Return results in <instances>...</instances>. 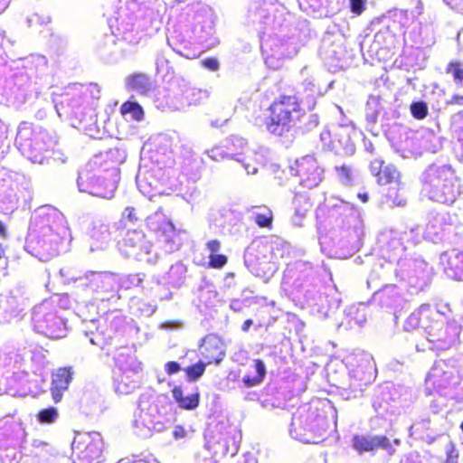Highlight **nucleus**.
Returning a JSON list of instances; mask_svg holds the SVG:
<instances>
[{
	"mask_svg": "<svg viewBox=\"0 0 463 463\" xmlns=\"http://www.w3.org/2000/svg\"><path fill=\"white\" fill-rule=\"evenodd\" d=\"M249 12L253 22L264 26L261 51L265 63L273 70L296 56L303 45L297 18L279 0H254Z\"/></svg>",
	"mask_w": 463,
	"mask_h": 463,
	"instance_id": "1",
	"label": "nucleus"
},
{
	"mask_svg": "<svg viewBox=\"0 0 463 463\" xmlns=\"http://www.w3.org/2000/svg\"><path fill=\"white\" fill-rule=\"evenodd\" d=\"M68 232L64 215L51 205L42 206L32 217L25 249L46 261L59 254L60 245Z\"/></svg>",
	"mask_w": 463,
	"mask_h": 463,
	"instance_id": "2",
	"label": "nucleus"
},
{
	"mask_svg": "<svg viewBox=\"0 0 463 463\" xmlns=\"http://www.w3.org/2000/svg\"><path fill=\"white\" fill-rule=\"evenodd\" d=\"M270 115L266 122L268 131L276 136L289 133L298 123L304 131H310L317 127L319 118L317 114H306L300 108L296 97H283L279 101L274 102L269 108Z\"/></svg>",
	"mask_w": 463,
	"mask_h": 463,
	"instance_id": "3",
	"label": "nucleus"
},
{
	"mask_svg": "<svg viewBox=\"0 0 463 463\" xmlns=\"http://www.w3.org/2000/svg\"><path fill=\"white\" fill-rule=\"evenodd\" d=\"M422 192L431 201L452 204L462 193L460 179L451 165L434 163L421 175Z\"/></svg>",
	"mask_w": 463,
	"mask_h": 463,
	"instance_id": "4",
	"label": "nucleus"
},
{
	"mask_svg": "<svg viewBox=\"0 0 463 463\" xmlns=\"http://www.w3.org/2000/svg\"><path fill=\"white\" fill-rule=\"evenodd\" d=\"M55 137L33 123L21 122L17 128L15 146L33 163L43 164L45 154L56 145Z\"/></svg>",
	"mask_w": 463,
	"mask_h": 463,
	"instance_id": "5",
	"label": "nucleus"
},
{
	"mask_svg": "<svg viewBox=\"0 0 463 463\" xmlns=\"http://www.w3.org/2000/svg\"><path fill=\"white\" fill-rule=\"evenodd\" d=\"M328 427L326 417L317 406L305 404L292 416L289 433L292 438L304 443H317Z\"/></svg>",
	"mask_w": 463,
	"mask_h": 463,
	"instance_id": "6",
	"label": "nucleus"
},
{
	"mask_svg": "<svg viewBox=\"0 0 463 463\" xmlns=\"http://www.w3.org/2000/svg\"><path fill=\"white\" fill-rule=\"evenodd\" d=\"M33 322L34 329L49 338L58 339L66 335V322L57 315L47 300L34 307Z\"/></svg>",
	"mask_w": 463,
	"mask_h": 463,
	"instance_id": "7",
	"label": "nucleus"
},
{
	"mask_svg": "<svg viewBox=\"0 0 463 463\" xmlns=\"http://www.w3.org/2000/svg\"><path fill=\"white\" fill-rule=\"evenodd\" d=\"M273 247L266 241H254L244 252V263L248 269L257 277L272 273L276 267L273 259Z\"/></svg>",
	"mask_w": 463,
	"mask_h": 463,
	"instance_id": "8",
	"label": "nucleus"
},
{
	"mask_svg": "<svg viewBox=\"0 0 463 463\" xmlns=\"http://www.w3.org/2000/svg\"><path fill=\"white\" fill-rule=\"evenodd\" d=\"M461 327L455 322L446 323L443 319H432L425 326L430 349L442 351L451 348L458 340Z\"/></svg>",
	"mask_w": 463,
	"mask_h": 463,
	"instance_id": "9",
	"label": "nucleus"
},
{
	"mask_svg": "<svg viewBox=\"0 0 463 463\" xmlns=\"http://www.w3.org/2000/svg\"><path fill=\"white\" fill-rule=\"evenodd\" d=\"M72 451L77 459L74 463H99L103 451V440L99 432L78 435L72 442Z\"/></svg>",
	"mask_w": 463,
	"mask_h": 463,
	"instance_id": "10",
	"label": "nucleus"
},
{
	"mask_svg": "<svg viewBox=\"0 0 463 463\" xmlns=\"http://www.w3.org/2000/svg\"><path fill=\"white\" fill-rule=\"evenodd\" d=\"M148 228L155 232L159 240L165 244V250L173 252L177 250L181 245V241L177 232L172 222L166 218L161 209L149 215L146 218Z\"/></svg>",
	"mask_w": 463,
	"mask_h": 463,
	"instance_id": "11",
	"label": "nucleus"
},
{
	"mask_svg": "<svg viewBox=\"0 0 463 463\" xmlns=\"http://www.w3.org/2000/svg\"><path fill=\"white\" fill-rule=\"evenodd\" d=\"M79 190L83 193H88L93 196L101 198H111L117 189V183L115 180H107L100 178L95 173L89 170H82L79 174L77 180Z\"/></svg>",
	"mask_w": 463,
	"mask_h": 463,
	"instance_id": "12",
	"label": "nucleus"
},
{
	"mask_svg": "<svg viewBox=\"0 0 463 463\" xmlns=\"http://www.w3.org/2000/svg\"><path fill=\"white\" fill-rule=\"evenodd\" d=\"M120 250L128 258H133L137 260H146L151 262L149 257L152 245L146 241L145 234L141 231H128L124 239L119 244Z\"/></svg>",
	"mask_w": 463,
	"mask_h": 463,
	"instance_id": "13",
	"label": "nucleus"
},
{
	"mask_svg": "<svg viewBox=\"0 0 463 463\" xmlns=\"http://www.w3.org/2000/svg\"><path fill=\"white\" fill-rule=\"evenodd\" d=\"M291 175L300 178V184L307 188L317 186L322 181L323 169H321L312 156H306L297 160L290 167Z\"/></svg>",
	"mask_w": 463,
	"mask_h": 463,
	"instance_id": "14",
	"label": "nucleus"
},
{
	"mask_svg": "<svg viewBox=\"0 0 463 463\" xmlns=\"http://www.w3.org/2000/svg\"><path fill=\"white\" fill-rule=\"evenodd\" d=\"M84 89L83 85L74 83L68 86L61 94L55 95L52 101L60 118L73 113L76 109L81 106Z\"/></svg>",
	"mask_w": 463,
	"mask_h": 463,
	"instance_id": "15",
	"label": "nucleus"
},
{
	"mask_svg": "<svg viewBox=\"0 0 463 463\" xmlns=\"http://www.w3.org/2000/svg\"><path fill=\"white\" fill-rule=\"evenodd\" d=\"M352 446L360 453L378 449L386 450L390 455L395 452L390 439L383 435H356L352 439Z\"/></svg>",
	"mask_w": 463,
	"mask_h": 463,
	"instance_id": "16",
	"label": "nucleus"
},
{
	"mask_svg": "<svg viewBox=\"0 0 463 463\" xmlns=\"http://www.w3.org/2000/svg\"><path fill=\"white\" fill-rule=\"evenodd\" d=\"M305 13L317 18L328 17L340 10L341 0H298Z\"/></svg>",
	"mask_w": 463,
	"mask_h": 463,
	"instance_id": "17",
	"label": "nucleus"
},
{
	"mask_svg": "<svg viewBox=\"0 0 463 463\" xmlns=\"http://www.w3.org/2000/svg\"><path fill=\"white\" fill-rule=\"evenodd\" d=\"M201 354L207 364H219L225 355L222 342L215 335H206L201 345Z\"/></svg>",
	"mask_w": 463,
	"mask_h": 463,
	"instance_id": "18",
	"label": "nucleus"
},
{
	"mask_svg": "<svg viewBox=\"0 0 463 463\" xmlns=\"http://www.w3.org/2000/svg\"><path fill=\"white\" fill-rule=\"evenodd\" d=\"M116 366L120 372L136 374L141 370V364L137 361L132 349L128 346L117 348L113 353Z\"/></svg>",
	"mask_w": 463,
	"mask_h": 463,
	"instance_id": "19",
	"label": "nucleus"
},
{
	"mask_svg": "<svg viewBox=\"0 0 463 463\" xmlns=\"http://www.w3.org/2000/svg\"><path fill=\"white\" fill-rule=\"evenodd\" d=\"M7 175L5 170L0 169V213H13L17 207V196L12 188L10 180L6 179Z\"/></svg>",
	"mask_w": 463,
	"mask_h": 463,
	"instance_id": "20",
	"label": "nucleus"
},
{
	"mask_svg": "<svg viewBox=\"0 0 463 463\" xmlns=\"http://www.w3.org/2000/svg\"><path fill=\"white\" fill-rule=\"evenodd\" d=\"M441 262L447 276L452 279H461L463 271V252L453 249L441 255Z\"/></svg>",
	"mask_w": 463,
	"mask_h": 463,
	"instance_id": "21",
	"label": "nucleus"
},
{
	"mask_svg": "<svg viewBox=\"0 0 463 463\" xmlns=\"http://www.w3.org/2000/svg\"><path fill=\"white\" fill-rule=\"evenodd\" d=\"M90 251L104 250L112 241L109 226L102 222H95L90 232Z\"/></svg>",
	"mask_w": 463,
	"mask_h": 463,
	"instance_id": "22",
	"label": "nucleus"
},
{
	"mask_svg": "<svg viewBox=\"0 0 463 463\" xmlns=\"http://www.w3.org/2000/svg\"><path fill=\"white\" fill-rule=\"evenodd\" d=\"M71 380L72 372H71V369L60 368L53 373L51 391L52 399L56 403L61 400L62 393L68 389Z\"/></svg>",
	"mask_w": 463,
	"mask_h": 463,
	"instance_id": "23",
	"label": "nucleus"
},
{
	"mask_svg": "<svg viewBox=\"0 0 463 463\" xmlns=\"http://www.w3.org/2000/svg\"><path fill=\"white\" fill-rule=\"evenodd\" d=\"M76 288H106L109 279L106 272H90L83 277L70 279Z\"/></svg>",
	"mask_w": 463,
	"mask_h": 463,
	"instance_id": "24",
	"label": "nucleus"
},
{
	"mask_svg": "<svg viewBox=\"0 0 463 463\" xmlns=\"http://www.w3.org/2000/svg\"><path fill=\"white\" fill-rule=\"evenodd\" d=\"M206 153L209 157L214 161L229 157L241 163L248 175H255L258 172V167L255 165L246 162L244 158L235 157L237 154L229 153L222 147L216 146L208 150Z\"/></svg>",
	"mask_w": 463,
	"mask_h": 463,
	"instance_id": "25",
	"label": "nucleus"
},
{
	"mask_svg": "<svg viewBox=\"0 0 463 463\" xmlns=\"http://www.w3.org/2000/svg\"><path fill=\"white\" fill-rule=\"evenodd\" d=\"M125 84L128 90L136 91L139 94H146L151 89L149 77L141 72L133 73L127 77Z\"/></svg>",
	"mask_w": 463,
	"mask_h": 463,
	"instance_id": "26",
	"label": "nucleus"
},
{
	"mask_svg": "<svg viewBox=\"0 0 463 463\" xmlns=\"http://www.w3.org/2000/svg\"><path fill=\"white\" fill-rule=\"evenodd\" d=\"M173 397L178 403L179 407L185 410H194L199 405V392L184 394L181 387H175L172 391Z\"/></svg>",
	"mask_w": 463,
	"mask_h": 463,
	"instance_id": "27",
	"label": "nucleus"
},
{
	"mask_svg": "<svg viewBox=\"0 0 463 463\" xmlns=\"http://www.w3.org/2000/svg\"><path fill=\"white\" fill-rule=\"evenodd\" d=\"M150 394H142L138 401V410L140 411V418L143 424H148L153 422L156 418V414L159 413L156 405L150 402Z\"/></svg>",
	"mask_w": 463,
	"mask_h": 463,
	"instance_id": "28",
	"label": "nucleus"
},
{
	"mask_svg": "<svg viewBox=\"0 0 463 463\" xmlns=\"http://www.w3.org/2000/svg\"><path fill=\"white\" fill-rule=\"evenodd\" d=\"M445 367H447L445 362L439 361L434 364L429 373V379L439 387H446L452 378V372L446 371Z\"/></svg>",
	"mask_w": 463,
	"mask_h": 463,
	"instance_id": "29",
	"label": "nucleus"
},
{
	"mask_svg": "<svg viewBox=\"0 0 463 463\" xmlns=\"http://www.w3.org/2000/svg\"><path fill=\"white\" fill-rule=\"evenodd\" d=\"M130 373L121 372L116 375L114 386L115 391L119 394L131 393L137 387V382L132 379Z\"/></svg>",
	"mask_w": 463,
	"mask_h": 463,
	"instance_id": "30",
	"label": "nucleus"
},
{
	"mask_svg": "<svg viewBox=\"0 0 463 463\" xmlns=\"http://www.w3.org/2000/svg\"><path fill=\"white\" fill-rule=\"evenodd\" d=\"M185 273L186 268L183 263L177 262L172 265L167 273L169 285L174 288L182 287L185 279Z\"/></svg>",
	"mask_w": 463,
	"mask_h": 463,
	"instance_id": "31",
	"label": "nucleus"
},
{
	"mask_svg": "<svg viewBox=\"0 0 463 463\" xmlns=\"http://www.w3.org/2000/svg\"><path fill=\"white\" fill-rule=\"evenodd\" d=\"M121 114L128 120L141 121L144 118L142 107L134 101H126L120 108Z\"/></svg>",
	"mask_w": 463,
	"mask_h": 463,
	"instance_id": "32",
	"label": "nucleus"
},
{
	"mask_svg": "<svg viewBox=\"0 0 463 463\" xmlns=\"http://www.w3.org/2000/svg\"><path fill=\"white\" fill-rule=\"evenodd\" d=\"M255 222L260 227H270L272 223V212L267 207L255 206L252 208Z\"/></svg>",
	"mask_w": 463,
	"mask_h": 463,
	"instance_id": "33",
	"label": "nucleus"
},
{
	"mask_svg": "<svg viewBox=\"0 0 463 463\" xmlns=\"http://www.w3.org/2000/svg\"><path fill=\"white\" fill-rule=\"evenodd\" d=\"M122 289H131L132 288H145L148 286L146 281V275L142 273L122 275V283L120 284Z\"/></svg>",
	"mask_w": 463,
	"mask_h": 463,
	"instance_id": "34",
	"label": "nucleus"
},
{
	"mask_svg": "<svg viewBox=\"0 0 463 463\" xmlns=\"http://www.w3.org/2000/svg\"><path fill=\"white\" fill-rule=\"evenodd\" d=\"M348 317L350 321L361 326L366 322V305L363 302L358 305H353L348 308Z\"/></svg>",
	"mask_w": 463,
	"mask_h": 463,
	"instance_id": "35",
	"label": "nucleus"
},
{
	"mask_svg": "<svg viewBox=\"0 0 463 463\" xmlns=\"http://www.w3.org/2000/svg\"><path fill=\"white\" fill-rule=\"evenodd\" d=\"M400 173L392 165H384L382 169L381 175L377 177V182L380 184H387L398 181Z\"/></svg>",
	"mask_w": 463,
	"mask_h": 463,
	"instance_id": "36",
	"label": "nucleus"
},
{
	"mask_svg": "<svg viewBox=\"0 0 463 463\" xmlns=\"http://www.w3.org/2000/svg\"><path fill=\"white\" fill-rule=\"evenodd\" d=\"M335 171L337 172L338 178L343 184H353L354 182L355 175L354 169L351 166L346 165L335 166Z\"/></svg>",
	"mask_w": 463,
	"mask_h": 463,
	"instance_id": "37",
	"label": "nucleus"
},
{
	"mask_svg": "<svg viewBox=\"0 0 463 463\" xmlns=\"http://www.w3.org/2000/svg\"><path fill=\"white\" fill-rule=\"evenodd\" d=\"M380 103L376 97H370L366 103V119L371 123H375L379 112H380Z\"/></svg>",
	"mask_w": 463,
	"mask_h": 463,
	"instance_id": "38",
	"label": "nucleus"
},
{
	"mask_svg": "<svg viewBox=\"0 0 463 463\" xmlns=\"http://www.w3.org/2000/svg\"><path fill=\"white\" fill-rule=\"evenodd\" d=\"M331 207L337 210L341 214H346L350 217H356V210L354 204L341 199H336V203H333Z\"/></svg>",
	"mask_w": 463,
	"mask_h": 463,
	"instance_id": "39",
	"label": "nucleus"
},
{
	"mask_svg": "<svg viewBox=\"0 0 463 463\" xmlns=\"http://www.w3.org/2000/svg\"><path fill=\"white\" fill-rule=\"evenodd\" d=\"M322 52H324L326 59L341 60L343 55V50L341 45L331 44L328 45L326 41H324Z\"/></svg>",
	"mask_w": 463,
	"mask_h": 463,
	"instance_id": "40",
	"label": "nucleus"
},
{
	"mask_svg": "<svg viewBox=\"0 0 463 463\" xmlns=\"http://www.w3.org/2000/svg\"><path fill=\"white\" fill-rule=\"evenodd\" d=\"M436 224L441 227L448 225H455L458 222V217L456 214H451L449 212L438 213L433 220Z\"/></svg>",
	"mask_w": 463,
	"mask_h": 463,
	"instance_id": "41",
	"label": "nucleus"
},
{
	"mask_svg": "<svg viewBox=\"0 0 463 463\" xmlns=\"http://www.w3.org/2000/svg\"><path fill=\"white\" fill-rule=\"evenodd\" d=\"M228 142L227 150L230 151L229 153L237 154L235 157H239V150L242 152L247 147V142L240 137H231Z\"/></svg>",
	"mask_w": 463,
	"mask_h": 463,
	"instance_id": "42",
	"label": "nucleus"
},
{
	"mask_svg": "<svg viewBox=\"0 0 463 463\" xmlns=\"http://www.w3.org/2000/svg\"><path fill=\"white\" fill-rule=\"evenodd\" d=\"M58 418V411L55 408L42 410L37 414V419L42 423H52Z\"/></svg>",
	"mask_w": 463,
	"mask_h": 463,
	"instance_id": "43",
	"label": "nucleus"
},
{
	"mask_svg": "<svg viewBox=\"0 0 463 463\" xmlns=\"http://www.w3.org/2000/svg\"><path fill=\"white\" fill-rule=\"evenodd\" d=\"M204 370L205 364L203 363H198L187 367L184 371L190 381H196L203 374Z\"/></svg>",
	"mask_w": 463,
	"mask_h": 463,
	"instance_id": "44",
	"label": "nucleus"
},
{
	"mask_svg": "<svg viewBox=\"0 0 463 463\" xmlns=\"http://www.w3.org/2000/svg\"><path fill=\"white\" fill-rule=\"evenodd\" d=\"M447 71L451 73L455 82L458 85H461L463 81V67L459 62H451L449 63Z\"/></svg>",
	"mask_w": 463,
	"mask_h": 463,
	"instance_id": "45",
	"label": "nucleus"
},
{
	"mask_svg": "<svg viewBox=\"0 0 463 463\" xmlns=\"http://www.w3.org/2000/svg\"><path fill=\"white\" fill-rule=\"evenodd\" d=\"M457 141L454 144V151L457 156L463 160V113H462V124L456 131Z\"/></svg>",
	"mask_w": 463,
	"mask_h": 463,
	"instance_id": "46",
	"label": "nucleus"
},
{
	"mask_svg": "<svg viewBox=\"0 0 463 463\" xmlns=\"http://www.w3.org/2000/svg\"><path fill=\"white\" fill-rule=\"evenodd\" d=\"M411 111L414 118L421 119L426 117L428 107L423 101L414 102L411 105Z\"/></svg>",
	"mask_w": 463,
	"mask_h": 463,
	"instance_id": "47",
	"label": "nucleus"
},
{
	"mask_svg": "<svg viewBox=\"0 0 463 463\" xmlns=\"http://www.w3.org/2000/svg\"><path fill=\"white\" fill-rule=\"evenodd\" d=\"M52 304H57L61 308H68L70 307V299L67 293H56L52 295L48 300Z\"/></svg>",
	"mask_w": 463,
	"mask_h": 463,
	"instance_id": "48",
	"label": "nucleus"
},
{
	"mask_svg": "<svg viewBox=\"0 0 463 463\" xmlns=\"http://www.w3.org/2000/svg\"><path fill=\"white\" fill-rule=\"evenodd\" d=\"M106 278L109 279L108 284H106L107 289H122L120 286V284L122 283V275L106 272Z\"/></svg>",
	"mask_w": 463,
	"mask_h": 463,
	"instance_id": "49",
	"label": "nucleus"
},
{
	"mask_svg": "<svg viewBox=\"0 0 463 463\" xmlns=\"http://www.w3.org/2000/svg\"><path fill=\"white\" fill-rule=\"evenodd\" d=\"M303 87L307 92V99H310V102H313L315 98L321 94L319 89L315 86L312 80H305L303 82Z\"/></svg>",
	"mask_w": 463,
	"mask_h": 463,
	"instance_id": "50",
	"label": "nucleus"
},
{
	"mask_svg": "<svg viewBox=\"0 0 463 463\" xmlns=\"http://www.w3.org/2000/svg\"><path fill=\"white\" fill-rule=\"evenodd\" d=\"M13 43L10 40H5L3 33H0V64L5 62V57L8 55L9 46H12Z\"/></svg>",
	"mask_w": 463,
	"mask_h": 463,
	"instance_id": "51",
	"label": "nucleus"
},
{
	"mask_svg": "<svg viewBox=\"0 0 463 463\" xmlns=\"http://www.w3.org/2000/svg\"><path fill=\"white\" fill-rule=\"evenodd\" d=\"M320 139L322 143L331 150L337 149V146L335 145V141L332 139L331 132L328 129H324L320 133Z\"/></svg>",
	"mask_w": 463,
	"mask_h": 463,
	"instance_id": "52",
	"label": "nucleus"
},
{
	"mask_svg": "<svg viewBox=\"0 0 463 463\" xmlns=\"http://www.w3.org/2000/svg\"><path fill=\"white\" fill-rule=\"evenodd\" d=\"M123 220H127L129 222H136L139 220L137 210L134 207L128 206L122 213Z\"/></svg>",
	"mask_w": 463,
	"mask_h": 463,
	"instance_id": "53",
	"label": "nucleus"
},
{
	"mask_svg": "<svg viewBox=\"0 0 463 463\" xmlns=\"http://www.w3.org/2000/svg\"><path fill=\"white\" fill-rule=\"evenodd\" d=\"M420 324L419 313H412L406 320L404 328L406 330H411L418 327Z\"/></svg>",
	"mask_w": 463,
	"mask_h": 463,
	"instance_id": "54",
	"label": "nucleus"
},
{
	"mask_svg": "<svg viewBox=\"0 0 463 463\" xmlns=\"http://www.w3.org/2000/svg\"><path fill=\"white\" fill-rule=\"evenodd\" d=\"M227 262V258L222 254H211L210 255V263L213 268H222Z\"/></svg>",
	"mask_w": 463,
	"mask_h": 463,
	"instance_id": "55",
	"label": "nucleus"
},
{
	"mask_svg": "<svg viewBox=\"0 0 463 463\" xmlns=\"http://www.w3.org/2000/svg\"><path fill=\"white\" fill-rule=\"evenodd\" d=\"M383 166L384 162L382 159H375L370 164V171L374 176L378 177Z\"/></svg>",
	"mask_w": 463,
	"mask_h": 463,
	"instance_id": "56",
	"label": "nucleus"
},
{
	"mask_svg": "<svg viewBox=\"0 0 463 463\" xmlns=\"http://www.w3.org/2000/svg\"><path fill=\"white\" fill-rule=\"evenodd\" d=\"M202 64L203 67H205L206 69H208L212 71H218L219 67H220L219 61L216 58L204 59L203 61H202Z\"/></svg>",
	"mask_w": 463,
	"mask_h": 463,
	"instance_id": "57",
	"label": "nucleus"
},
{
	"mask_svg": "<svg viewBox=\"0 0 463 463\" xmlns=\"http://www.w3.org/2000/svg\"><path fill=\"white\" fill-rule=\"evenodd\" d=\"M365 0H350L351 10L354 14H360L364 9Z\"/></svg>",
	"mask_w": 463,
	"mask_h": 463,
	"instance_id": "58",
	"label": "nucleus"
},
{
	"mask_svg": "<svg viewBox=\"0 0 463 463\" xmlns=\"http://www.w3.org/2000/svg\"><path fill=\"white\" fill-rule=\"evenodd\" d=\"M255 371L257 373V377H260V380L262 381L266 374V367L264 363L261 360L255 361Z\"/></svg>",
	"mask_w": 463,
	"mask_h": 463,
	"instance_id": "59",
	"label": "nucleus"
},
{
	"mask_svg": "<svg viewBox=\"0 0 463 463\" xmlns=\"http://www.w3.org/2000/svg\"><path fill=\"white\" fill-rule=\"evenodd\" d=\"M242 382L245 384V386L252 387V386L260 384L262 381L260 380V377H257V376L251 377L250 375H246L243 377Z\"/></svg>",
	"mask_w": 463,
	"mask_h": 463,
	"instance_id": "60",
	"label": "nucleus"
},
{
	"mask_svg": "<svg viewBox=\"0 0 463 463\" xmlns=\"http://www.w3.org/2000/svg\"><path fill=\"white\" fill-rule=\"evenodd\" d=\"M206 246L211 254H215L220 250L221 242L218 240H212L207 242Z\"/></svg>",
	"mask_w": 463,
	"mask_h": 463,
	"instance_id": "61",
	"label": "nucleus"
},
{
	"mask_svg": "<svg viewBox=\"0 0 463 463\" xmlns=\"http://www.w3.org/2000/svg\"><path fill=\"white\" fill-rule=\"evenodd\" d=\"M181 370V366L176 362H168L165 364V371L168 374H173Z\"/></svg>",
	"mask_w": 463,
	"mask_h": 463,
	"instance_id": "62",
	"label": "nucleus"
},
{
	"mask_svg": "<svg viewBox=\"0 0 463 463\" xmlns=\"http://www.w3.org/2000/svg\"><path fill=\"white\" fill-rule=\"evenodd\" d=\"M187 432L182 426H175L173 435L175 439H183L186 436Z\"/></svg>",
	"mask_w": 463,
	"mask_h": 463,
	"instance_id": "63",
	"label": "nucleus"
},
{
	"mask_svg": "<svg viewBox=\"0 0 463 463\" xmlns=\"http://www.w3.org/2000/svg\"><path fill=\"white\" fill-rule=\"evenodd\" d=\"M449 105H458L463 106V96L462 95H453L450 99L447 101Z\"/></svg>",
	"mask_w": 463,
	"mask_h": 463,
	"instance_id": "64",
	"label": "nucleus"
}]
</instances>
